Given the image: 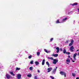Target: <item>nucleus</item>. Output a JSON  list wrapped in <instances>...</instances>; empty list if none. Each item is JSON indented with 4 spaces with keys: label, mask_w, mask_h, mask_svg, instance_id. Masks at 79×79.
Masks as SVG:
<instances>
[{
    "label": "nucleus",
    "mask_w": 79,
    "mask_h": 79,
    "mask_svg": "<svg viewBox=\"0 0 79 79\" xmlns=\"http://www.w3.org/2000/svg\"><path fill=\"white\" fill-rule=\"evenodd\" d=\"M58 60L56 59H53V64H56V63L58 62Z\"/></svg>",
    "instance_id": "f03ea898"
},
{
    "label": "nucleus",
    "mask_w": 79,
    "mask_h": 79,
    "mask_svg": "<svg viewBox=\"0 0 79 79\" xmlns=\"http://www.w3.org/2000/svg\"><path fill=\"white\" fill-rule=\"evenodd\" d=\"M48 59H50V60H53V58L52 57H49L48 58Z\"/></svg>",
    "instance_id": "2eb2a0df"
},
{
    "label": "nucleus",
    "mask_w": 79,
    "mask_h": 79,
    "mask_svg": "<svg viewBox=\"0 0 79 79\" xmlns=\"http://www.w3.org/2000/svg\"><path fill=\"white\" fill-rule=\"evenodd\" d=\"M71 43L73 44H74V40H72L71 41Z\"/></svg>",
    "instance_id": "4be33fe9"
},
{
    "label": "nucleus",
    "mask_w": 79,
    "mask_h": 79,
    "mask_svg": "<svg viewBox=\"0 0 79 79\" xmlns=\"http://www.w3.org/2000/svg\"><path fill=\"white\" fill-rule=\"evenodd\" d=\"M33 63H34V61L33 60H32L30 62V64H33Z\"/></svg>",
    "instance_id": "c756f323"
},
{
    "label": "nucleus",
    "mask_w": 79,
    "mask_h": 79,
    "mask_svg": "<svg viewBox=\"0 0 79 79\" xmlns=\"http://www.w3.org/2000/svg\"><path fill=\"white\" fill-rule=\"evenodd\" d=\"M33 67H31L29 68V69L31 71H32V70H33Z\"/></svg>",
    "instance_id": "f3484780"
},
{
    "label": "nucleus",
    "mask_w": 79,
    "mask_h": 79,
    "mask_svg": "<svg viewBox=\"0 0 79 79\" xmlns=\"http://www.w3.org/2000/svg\"><path fill=\"white\" fill-rule=\"evenodd\" d=\"M67 54L68 55H70V52H68Z\"/></svg>",
    "instance_id": "e433bc0d"
},
{
    "label": "nucleus",
    "mask_w": 79,
    "mask_h": 79,
    "mask_svg": "<svg viewBox=\"0 0 79 79\" xmlns=\"http://www.w3.org/2000/svg\"><path fill=\"white\" fill-rule=\"evenodd\" d=\"M77 10H78V12H79V9H77Z\"/></svg>",
    "instance_id": "a18cd8bd"
},
{
    "label": "nucleus",
    "mask_w": 79,
    "mask_h": 79,
    "mask_svg": "<svg viewBox=\"0 0 79 79\" xmlns=\"http://www.w3.org/2000/svg\"><path fill=\"white\" fill-rule=\"evenodd\" d=\"M38 72L39 73H40V71L39 70H38Z\"/></svg>",
    "instance_id": "a19ab883"
},
{
    "label": "nucleus",
    "mask_w": 79,
    "mask_h": 79,
    "mask_svg": "<svg viewBox=\"0 0 79 79\" xmlns=\"http://www.w3.org/2000/svg\"><path fill=\"white\" fill-rule=\"evenodd\" d=\"M66 61H67V64H69V63H70V60L69 58H67V60H66Z\"/></svg>",
    "instance_id": "0eeeda50"
},
{
    "label": "nucleus",
    "mask_w": 79,
    "mask_h": 79,
    "mask_svg": "<svg viewBox=\"0 0 79 79\" xmlns=\"http://www.w3.org/2000/svg\"><path fill=\"white\" fill-rule=\"evenodd\" d=\"M74 47L73 46H72L70 48V50H71V52H73L74 50H74Z\"/></svg>",
    "instance_id": "39448f33"
},
{
    "label": "nucleus",
    "mask_w": 79,
    "mask_h": 79,
    "mask_svg": "<svg viewBox=\"0 0 79 79\" xmlns=\"http://www.w3.org/2000/svg\"><path fill=\"white\" fill-rule=\"evenodd\" d=\"M69 40H68L65 42V44H68V42H69Z\"/></svg>",
    "instance_id": "72a5a7b5"
},
{
    "label": "nucleus",
    "mask_w": 79,
    "mask_h": 79,
    "mask_svg": "<svg viewBox=\"0 0 79 79\" xmlns=\"http://www.w3.org/2000/svg\"><path fill=\"white\" fill-rule=\"evenodd\" d=\"M56 50H57L56 52L57 53H58L59 52H60V48H59V47H57L56 48Z\"/></svg>",
    "instance_id": "6e6552de"
},
{
    "label": "nucleus",
    "mask_w": 79,
    "mask_h": 79,
    "mask_svg": "<svg viewBox=\"0 0 79 79\" xmlns=\"http://www.w3.org/2000/svg\"><path fill=\"white\" fill-rule=\"evenodd\" d=\"M72 62H73V63H74V62H75V61L74 60H72Z\"/></svg>",
    "instance_id": "58836bf2"
},
{
    "label": "nucleus",
    "mask_w": 79,
    "mask_h": 79,
    "mask_svg": "<svg viewBox=\"0 0 79 79\" xmlns=\"http://www.w3.org/2000/svg\"><path fill=\"white\" fill-rule=\"evenodd\" d=\"M68 14H69V13Z\"/></svg>",
    "instance_id": "09e8293b"
},
{
    "label": "nucleus",
    "mask_w": 79,
    "mask_h": 79,
    "mask_svg": "<svg viewBox=\"0 0 79 79\" xmlns=\"http://www.w3.org/2000/svg\"><path fill=\"white\" fill-rule=\"evenodd\" d=\"M79 52H78V54H77V55H78V56H79Z\"/></svg>",
    "instance_id": "c03bdc74"
},
{
    "label": "nucleus",
    "mask_w": 79,
    "mask_h": 79,
    "mask_svg": "<svg viewBox=\"0 0 79 79\" xmlns=\"http://www.w3.org/2000/svg\"><path fill=\"white\" fill-rule=\"evenodd\" d=\"M72 75L73 77H75V76H76V74L75 73H72Z\"/></svg>",
    "instance_id": "393cba45"
},
{
    "label": "nucleus",
    "mask_w": 79,
    "mask_h": 79,
    "mask_svg": "<svg viewBox=\"0 0 79 79\" xmlns=\"http://www.w3.org/2000/svg\"><path fill=\"white\" fill-rule=\"evenodd\" d=\"M66 49H64L63 51V53H66Z\"/></svg>",
    "instance_id": "b1692460"
},
{
    "label": "nucleus",
    "mask_w": 79,
    "mask_h": 79,
    "mask_svg": "<svg viewBox=\"0 0 79 79\" xmlns=\"http://www.w3.org/2000/svg\"><path fill=\"white\" fill-rule=\"evenodd\" d=\"M27 77H32V75L31 74H29L27 75Z\"/></svg>",
    "instance_id": "4468645a"
},
{
    "label": "nucleus",
    "mask_w": 79,
    "mask_h": 79,
    "mask_svg": "<svg viewBox=\"0 0 79 79\" xmlns=\"http://www.w3.org/2000/svg\"><path fill=\"white\" fill-rule=\"evenodd\" d=\"M50 77H51V78H52V79H55L54 77H52V76H50Z\"/></svg>",
    "instance_id": "2f4dec72"
},
{
    "label": "nucleus",
    "mask_w": 79,
    "mask_h": 79,
    "mask_svg": "<svg viewBox=\"0 0 79 79\" xmlns=\"http://www.w3.org/2000/svg\"><path fill=\"white\" fill-rule=\"evenodd\" d=\"M55 72H56L55 71L53 70L52 71V74H55Z\"/></svg>",
    "instance_id": "5701e85b"
},
{
    "label": "nucleus",
    "mask_w": 79,
    "mask_h": 79,
    "mask_svg": "<svg viewBox=\"0 0 79 79\" xmlns=\"http://www.w3.org/2000/svg\"><path fill=\"white\" fill-rule=\"evenodd\" d=\"M37 56H39L40 55V52H37Z\"/></svg>",
    "instance_id": "bb28decb"
},
{
    "label": "nucleus",
    "mask_w": 79,
    "mask_h": 79,
    "mask_svg": "<svg viewBox=\"0 0 79 79\" xmlns=\"http://www.w3.org/2000/svg\"><path fill=\"white\" fill-rule=\"evenodd\" d=\"M66 54H68V52H66Z\"/></svg>",
    "instance_id": "49530a36"
},
{
    "label": "nucleus",
    "mask_w": 79,
    "mask_h": 79,
    "mask_svg": "<svg viewBox=\"0 0 79 79\" xmlns=\"http://www.w3.org/2000/svg\"><path fill=\"white\" fill-rule=\"evenodd\" d=\"M17 76L18 79H21V75L20 74H18Z\"/></svg>",
    "instance_id": "423d86ee"
},
{
    "label": "nucleus",
    "mask_w": 79,
    "mask_h": 79,
    "mask_svg": "<svg viewBox=\"0 0 79 79\" xmlns=\"http://www.w3.org/2000/svg\"><path fill=\"white\" fill-rule=\"evenodd\" d=\"M10 74L11 75H13V76H15V74L13 73V72H10Z\"/></svg>",
    "instance_id": "f8f14e48"
},
{
    "label": "nucleus",
    "mask_w": 79,
    "mask_h": 79,
    "mask_svg": "<svg viewBox=\"0 0 79 79\" xmlns=\"http://www.w3.org/2000/svg\"><path fill=\"white\" fill-rule=\"evenodd\" d=\"M52 69H53L52 67L48 68V71H47V73H49V72H50Z\"/></svg>",
    "instance_id": "7ed1b4c3"
},
{
    "label": "nucleus",
    "mask_w": 79,
    "mask_h": 79,
    "mask_svg": "<svg viewBox=\"0 0 79 79\" xmlns=\"http://www.w3.org/2000/svg\"><path fill=\"white\" fill-rule=\"evenodd\" d=\"M73 57L74 60H76V57Z\"/></svg>",
    "instance_id": "c9c22d12"
},
{
    "label": "nucleus",
    "mask_w": 79,
    "mask_h": 79,
    "mask_svg": "<svg viewBox=\"0 0 79 79\" xmlns=\"http://www.w3.org/2000/svg\"><path fill=\"white\" fill-rule=\"evenodd\" d=\"M46 63L47 64L48 66V67H49L50 66V64L48 63V62H46Z\"/></svg>",
    "instance_id": "aec40b11"
},
{
    "label": "nucleus",
    "mask_w": 79,
    "mask_h": 79,
    "mask_svg": "<svg viewBox=\"0 0 79 79\" xmlns=\"http://www.w3.org/2000/svg\"><path fill=\"white\" fill-rule=\"evenodd\" d=\"M21 69L20 68H19L18 67H16V71H19V70H20Z\"/></svg>",
    "instance_id": "dca6fc26"
},
{
    "label": "nucleus",
    "mask_w": 79,
    "mask_h": 79,
    "mask_svg": "<svg viewBox=\"0 0 79 79\" xmlns=\"http://www.w3.org/2000/svg\"><path fill=\"white\" fill-rule=\"evenodd\" d=\"M35 64L36 66H37L38 64H39V62L37 61H36L35 62Z\"/></svg>",
    "instance_id": "9d476101"
},
{
    "label": "nucleus",
    "mask_w": 79,
    "mask_h": 79,
    "mask_svg": "<svg viewBox=\"0 0 79 79\" xmlns=\"http://www.w3.org/2000/svg\"><path fill=\"white\" fill-rule=\"evenodd\" d=\"M57 68H58V67H56L55 69H53V70L54 71H56V69H57Z\"/></svg>",
    "instance_id": "6ab92c4d"
},
{
    "label": "nucleus",
    "mask_w": 79,
    "mask_h": 79,
    "mask_svg": "<svg viewBox=\"0 0 79 79\" xmlns=\"http://www.w3.org/2000/svg\"><path fill=\"white\" fill-rule=\"evenodd\" d=\"M44 50L45 52H46V53H48V52L47 51V50H46V49H44Z\"/></svg>",
    "instance_id": "473e14b6"
},
{
    "label": "nucleus",
    "mask_w": 79,
    "mask_h": 79,
    "mask_svg": "<svg viewBox=\"0 0 79 79\" xmlns=\"http://www.w3.org/2000/svg\"><path fill=\"white\" fill-rule=\"evenodd\" d=\"M68 19V18L67 17H66L65 19H62L63 21H65L66 20Z\"/></svg>",
    "instance_id": "412c9836"
},
{
    "label": "nucleus",
    "mask_w": 79,
    "mask_h": 79,
    "mask_svg": "<svg viewBox=\"0 0 79 79\" xmlns=\"http://www.w3.org/2000/svg\"><path fill=\"white\" fill-rule=\"evenodd\" d=\"M34 78L35 79H38V78H37V76H35L34 77Z\"/></svg>",
    "instance_id": "7c9ffc66"
},
{
    "label": "nucleus",
    "mask_w": 79,
    "mask_h": 79,
    "mask_svg": "<svg viewBox=\"0 0 79 79\" xmlns=\"http://www.w3.org/2000/svg\"><path fill=\"white\" fill-rule=\"evenodd\" d=\"M70 60H73V58H70Z\"/></svg>",
    "instance_id": "79ce46f5"
},
{
    "label": "nucleus",
    "mask_w": 79,
    "mask_h": 79,
    "mask_svg": "<svg viewBox=\"0 0 79 79\" xmlns=\"http://www.w3.org/2000/svg\"><path fill=\"white\" fill-rule=\"evenodd\" d=\"M60 74L62 75V76H64L65 77H66V73L64 72L60 71Z\"/></svg>",
    "instance_id": "f257e3e1"
},
{
    "label": "nucleus",
    "mask_w": 79,
    "mask_h": 79,
    "mask_svg": "<svg viewBox=\"0 0 79 79\" xmlns=\"http://www.w3.org/2000/svg\"><path fill=\"white\" fill-rule=\"evenodd\" d=\"M45 60L43 59L42 62V65H44L45 64Z\"/></svg>",
    "instance_id": "1a4fd4ad"
},
{
    "label": "nucleus",
    "mask_w": 79,
    "mask_h": 79,
    "mask_svg": "<svg viewBox=\"0 0 79 79\" xmlns=\"http://www.w3.org/2000/svg\"><path fill=\"white\" fill-rule=\"evenodd\" d=\"M60 50L61 51H62V50H63V49H62V48H60Z\"/></svg>",
    "instance_id": "4c0bfd02"
},
{
    "label": "nucleus",
    "mask_w": 79,
    "mask_h": 79,
    "mask_svg": "<svg viewBox=\"0 0 79 79\" xmlns=\"http://www.w3.org/2000/svg\"><path fill=\"white\" fill-rule=\"evenodd\" d=\"M52 56H54V57H57L58 56V54H53L52 55Z\"/></svg>",
    "instance_id": "9b49d317"
},
{
    "label": "nucleus",
    "mask_w": 79,
    "mask_h": 79,
    "mask_svg": "<svg viewBox=\"0 0 79 79\" xmlns=\"http://www.w3.org/2000/svg\"><path fill=\"white\" fill-rule=\"evenodd\" d=\"M68 58H70V56H68Z\"/></svg>",
    "instance_id": "37998d69"
},
{
    "label": "nucleus",
    "mask_w": 79,
    "mask_h": 79,
    "mask_svg": "<svg viewBox=\"0 0 79 79\" xmlns=\"http://www.w3.org/2000/svg\"><path fill=\"white\" fill-rule=\"evenodd\" d=\"M53 40V38H52L50 39V41H52Z\"/></svg>",
    "instance_id": "f704fd0d"
},
{
    "label": "nucleus",
    "mask_w": 79,
    "mask_h": 79,
    "mask_svg": "<svg viewBox=\"0 0 79 79\" xmlns=\"http://www.w3.org/2000/svg\"><path fill=\"white\" fill-rule=\"evenodd\" d=\"M56 24H58V23H60V21H59V20H57L56 21Z\"/></svg>",
    "instance_id": "a211bd4d"
},
{
    "label": "nucleus",
    "mask_w": 79,
    "mask_h": 79,
    "mask_svg": "<svg viewBox=\"0 0 79 79\" xmlns=\"http://www.w3.org/2000/svg\"><path fill=\"white\" fill-rule=\"evenodd\" d=\"M32 58V55H30L28 56V58L29 59H31Z\"/></svg>",
    "instance_id": "c85d7f7f"
},
{
    "label": "nucleus",
    "mask_w": 79,
    "mask_h": 79,
    "mask_svg": "<svg viewBox=\"0 0 79 79\" xmlns=\"http://www.w3.org/2000/svg\"><path fill=\"white\" fill-rule=\"evenodd\" d=\"M77 5V3L76 2L75 3H74L73 4H72V6H74V5Z\"/></svg>",
    "instance_id": "ddd939ff"
},
{
    "label": "nucleus",
    "mask_w": 79,
    "mask_h": 79,
    "mask_svg": "<svg viewBox=\"0 0 79 79\" xmlns=\"http://www.w3.org/2000/svg\"><path fill=\"white\" fill-rule=\"evenodd\" d=\"M6 76L7 78V79H10L11 78V77L10 75L8 74H6Z\"/></svg>",
    "instance_id": "20e7f679"
},
{
    "label": "nucleus",
    "mask_w": 79,
    "mask_h": 79,
    "mask_svg": "<svg viewBox=\"0 0 79 79\" xmlns=\"http://www.w3.org/2000/svg\"><path fill=\"white\" fill-rule=\"evenodd\" d=\"M76 55H77V53H75L74 54L73 57H76Z\"/></svg>",
    "instance_id": "cd10ccee"
},
{
    "label": "nucleus",
    "mask_w": 79,
    "mask_h": 79,
    "mask_svg": "<svg viewBox=\"0 0 79 79\" xmlns=\"http://www.w3.org/2000/svg\"><path fill=\"white\" fill-rule=\"evenodd\" d=\"M79 51V50H77V51Z\"/></svg>",
    "instance_id": "de8ad7c7"
},
{
    "label": "nucleus",
    "mask_w": 79,
    "mask_h": 79,
    "mask_svg": "<svg viewBox=\"0 0 79 79\" xmlns=\"http://www.w3.org/2000/svg\"><path fill=\"white\" fill-rule=\"evenodd\" d=\"M76 79H79V77H77L76 78Z\"/></svg>",
    "instance_id": "ea45409f"
},
{
    "label": "nucleus",
    "mask_w": 79,
    "mask_h": 79,
    "mask_svg": "<svg viewBox=\"0 0 79 79\" xmlns=\"http://www.w3.org/2000/svg\"><path fill=\"white\" fill-rule=\"evenodd\" d=\"M73 45V43H70L69 45V47H70V46H71V45Z\"/></svg>",
    "instance_id": "a878e982"
}]
</instances>
